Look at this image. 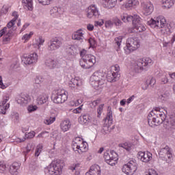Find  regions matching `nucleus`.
Wrapping results in <instances>:
<instances>
[{"instance_id":"f257e3e1","label":"nucleus","mask_w":175,"mask_h":175,"mask_svg":"<svg viewBox=\"0 0 175 175\" xmlns=\"http://www.w3.org/2000/svg\"><path fill=\"white\" fill-rule=\"evenodd\" d=\"M64 167V161L61 160H56L53 161L44 170V172L50 175H59L62 173Z\"/></svg>"},{"instance_id":"f03ea898","label":"nucleus","mask_w":175,"mask_h":175,"mask_svg":"<svg viewBox=\"0 0 175 175\" xmlns=\"http://www.w3.org/2000/svg\"><path fill=\"white\" fill-rule=\"evenodd\" d=\"M152 65V59L150 57H145L142 59H139L137 60L134 64V70L137 73H140L144 70H148V69Z\"/></svg>"},{"instance_id":"7ed1b4c3","label":"nucleus","mask_w":175,"mask_h":175,"mask_svg":"<svg viewBox=\"0 0 175 175\" xmlns=\"http://www.w3.org/2000/svg\"><path fill=\"white\" fill-rule=\"evenodd\" d=\"M140 47V40L137 38H129L126 40V46L124 47L126 54H131L133 51Z\"/></svg>"},{"instance_id":"20e7f679","label":"nucleus","mask_w":175,"mask_h":175,"mask_svg":"<svg viewBox=\"0 0 175 175\" xmlns=\"http://www.w3.org/2000/svg\"><path fill=\"white\" fill-rule=\"evenodd\" d=\"M96 62V58L95 56L88 54L83 55L79 61V64L83 69H90L95 65Z\"/></svg>"},{"instance_id":"39448f33","label":"nucleus","mask_w":175,"mask_h":175,"mask_svg":"<svg viewBox=\"0 0 175 175\" xmlns=\"http://www.w3.org/2000/svg\"><path fill=\"white\" fill-rule=\"evenodd\" d=\"M90 83L93 87H101L106 83V77L100 72H95L90 77Z\"/></svg>"},{"instance_id":"423d86ee","label":"nucleus","mask_w":175,"mask_h":175,"mask_svg":"<svg viewBox=\"0 0 175 175\" xmlns=\"http://www.w3.org/2000/svg\"><path fill=\"white\" fill-rule=\"evenodd\" d=\"M107 80L109 83H116L120 80L121 75L120 74V66L116 64L115 66H111V71L109 72L107 75Z\"/></svg>"},{"instance_id":"0eeeda50","label":"nucleus","mask_w":175,"mask_h":175,"mask_svg":"<svg viewBox=\"0 0 175 175\" xmlns=\"http://www.w3.org/2000/svg\"><path fill=\"white\" fill-rule=\"evenodd\" d=\"M172 152V148L169 147V146H161L159 151V157L163 158L165 155H167L168 158V159L166 160L167 163H172L173 162V154Z\"/></svg>"},{"instance_id":"6e6552de","label":"nucleus","mask_w":175,"mask_h":175,"mask_svg":"<svg viewBox=\"0 0 175 175\" xmlns=\"http://www.w3.org/2000/svg\"><path fill=\"white\" fill-rule=\"evenodd\" d=\"M122 170L125 174L133 175L137 170V163H136L135 160H131L127 164L123 165Z\"/></svg>"},{"instance_id":"1a4fd4ad","label":"nucleus","mask_w":175,"mask_h":175,"mask_svg":"<svg viewBox=\"0 0 175 175\" xmlns=\"http://www.w3.org/2000/svg\"><path fill=\"white\" fill-rule=\"evenodd\" d=\"M148 25L151 27V28H157V29L163 28L166 25V20L165 18H162V16L155 19L151 18L148 21Z\"/></svg>"},{"instance_id":"9d476101","label":"nucleus","mask_w":175,"mask_h":175,"mask_svg":"<svg viewBox=\"0 0 175 175\" xmlns=\"http://www.w3.org/2000/svg\"><path fill=\"white\" fill-rule=\"evenodd\" d=\"M52 99L54 103H65L68 100V92L65 90L57 92V94L52 95Z\"/></svg>"},{"instance_id":"9b49d317","label":"nucleus","mask_w":175,"mask_h":175,"mask_svg":"<svg viewBox=\"0 0 175 175\" xmlns=\"http://www.w3.org/2000/svg\"><path fill=\"white\" fill-rule=\"evenodd\" d=\"M62 46V40L60 38H52L48 42V51H55V50H58L59 47Z\"/></svg>"},{"instance_id":"f8f14e48","label":"nucleus","mask_w":175,"mask_h":175,"mask_svg":"<svg viewBox=\"0 0 175 175\" xmlns=\"http://www.w3.org/2000/svg\"><path fill=\"white\" fill-rule=\"evenodd\" d=\"M166 114L167 111L159 107H156L154 110H152L148 116L150 117H156L157 118H161L162 120H166Z\"/></svg>"},{"instance_id":"ddd939ff","label":"nucleus","mask_w":175,"mask_h":175,"mask_svg":"<svg viewBox=\"0 0 175 175\" xmlns=\"http://www.w3.org/2000/svg\"><path fill=\"white\" fill-rule=\"evenodd\" d=\"M39 59V56L38 53H33L29 55H23L22 57V62L25 65H31L32 64H36Z\"/></svg>"},{"instance_id":"4468645a","label":"nucleus","mask_w":175,"mask_h":175,"mask_svg":"<svg viewBox=\"0 0 175 175\" xmlns=\"http://www.w3.org/2000/svg\"><path fill=\"white\" fill-rule=\"evenodd\" d=\"M14 36L13 29L8 30V27H4L3 29L0 30V38L3 36V42H10Z\"/></svg>"},{"instance_id":"2eb2a0df","label":"nucleus","mask_w":175,"mask_h":175,"mask_svg":"<svg viewBox=\"0 0 175 175\" xmlns=\"http://www.w3.org/2000/svg\"><path fill=\"white\" fill-rule=\"evenodd\" d=\"M16 102L21 106H27V105L31 102V96L27 93H22L18 96Z\"/></svg>"},{"instance_id":"dca6fc26","label":"nucleus","mask_w":175,"mask_h":175,"mask_svg":"<svg viewBox=\"0 0 175 175\" xmlns=\"http://www.w3.org/2000/svg\"><path fill=\"white\" fill-rule=\"evenodd\" d=\"M86 16L88 18H92V17H99V10L95 5H92L86 9Z\"/></svg>"},{"instance_id":"f3484780","label":"nucleus","mask_w":175,"mask_h":175,"mask_svg":"<svg viewBox=\"0 0 175 175\" xmlns=\"http://www.w3.org/2000/svg\"><path fill=\"white\" fill-rule=\"evenodd\" d=\"M148 122L149 126H158L165 122V119H161L160 118H157L155 116H148Z\"/></svg>"},{"instance_id":"a211bd4d","label":"nucleus","mask_w":175,"mask_h":175,"mask_svg":"<svg viewBox=\"0 0 175 175\" xmlns=\"http://www.w3.org/2000/svg\"><path fill=\"white\" fill-rule=\"evenodd\" d=\"M142 13L144 16H150L154 12V5H152L151 2L142 3Z\"/></svg>"},{"instance_id":"6ab92c4d","label":"nucleus","mask_w":175,"mask_h":175,"mask_svg":"<svg viewBox=\"0 0 175 175\" xmlns=\"http://www.w3.org/2000/svg\"><path fill=\"white\" fill-rule=\"evenodd\" d=\"M8 100H9V96H4L3 100L0 103V114H6V111L10 107V104L8 103Z\"/></svg>"},{"instance_id":"aec40b11","label":"nucleus","mask_w":175,"mask_h":175,"mask_svg":"<svg viewBox=\"0 0 175 175\" xmlns=\"http://www.w3.org/2000/svg\"><path fill=\"white\" fill-rule=\"evenodd\" d=\"M138 159H140L142 162L147 163L152 159V154L150 152H147L146 153L145 152H139Z\"/></svg>"},{"instance_id":"412c9836","label":"nucleus","mask_w":175,"mask_h":175,"mask_svg":"<svg viewBox=\"0 0 175 175\" xmlns=\"http://www.w3.org/2000/svg\"><path fill=\"white\" fill-rule=\"evenodd\" d=\"M163 127L167 131H173L175 129V118H170L169 119H165Z\"/></svg>"},{"instance_id":"4be33fe9","label":"nucleus","mask_w":175,"mask_h":175,"mask_svg":"<svg viewBox=\"0 0 175 175\" xmlns=\"http://www.w3.org/2000/svg\"><path fill=\"white\" fill-rule=\"evenodd\" d=\"M85 175H100V167L96 164L92 165Z\"/></svg>"},{"instance_id":"5701e85b","label":"nucleus","mask_w":175,"mask_h":175,"mask_svg":"<svg viewBox=\"0 0 175 175\" xmlns=\"http://www.w3.org/2000/svg\"><path fill=\"white\" fill-rule=\"evenodd\" d=\"M18 169H20V163L14 162L10 165L9 172L12 175L18 174Z\"/></svg>"},{"instance_id":"b1692460","label":"nucleus","mask_w":175,"mask_h":175,"mask_svg":"<svg viewBox=\"0 0 175 175\" xmlns=\"http://www.w3.org/2000/svg\"><path fill=\"white\" fill-rule=\"evenodd\" d=\"M81 81L77 78L72 79L69 83V87L71 90H76L77 88L81 87Z\"/></svg>"},{"instance_id":"393cba45","label":"nucleus","mask_w":175,"mask_h":175,"mask_svg":"<svg viewBox=\"0 0 175 175\" xmlns=\"http://www.w3.org/2000/svg\"><path fill=\"white\" fill-rule=\"evenodd\" d=\"M44 64L49 69H54L57 66V61L54 59L47 58L45 60Z\"/></svg>"},{"instance_id":"a878e982","label":"nucleus","mask_w":175,"mask_h":175,"mask_svg":"<svg viewBox=\"0 0 175 175\" xmlns=\"http://www.w3.org/2000/svg\"><path fill=\"white\" fill-rule=\"evenodd\" d=\"M139 5V1L137 0H129L128 2H126L124 5L126 9L127 10H131L132 9H135L136 6Z\"/></svg>"},{"instance_id":"bb28decb","label":"nucleus","mask_w":175,"mask_h":175,"mask_svg":"<svg viewBox=\"0 0 175 175\" xmlns=\"http://www.w3.org/2000/svg\"><path fill=\"white\" fill-rule=\"evenodd\" d=\"M84 34L81 31V30H78L73 33L72 36V39L73 40H79V42H83V40L84 39V36H83Z\"/></svg>"},{"instance_id":"cd10ccee","label":"nucleus","mask_w":175,"mask_h":175,"mask_svg":"<svg viewBox=\"0 0 175 175\" xmlns=\"http://www.w3.org/2000/svg\"><path fill=\"white\" fill-rule=\"evenodd\" d=\"M71 126L70 121L68 120H64L60 124V128L63 132H68L70 129Z\"/></svg>"},{"instance_id":"c85d7f7f","label":"nucleus","mask_w":175,"mask_h":175,"mask_svg":"<svg viewBox=\"0 0 175 175\" xmlns=\"http://www.w3.org/2000/svg\"><path fill=\"white\" fill-rule=\"evenodd\" d=\"M111 125H113V124L107 123L105 122L102 130L103 133H104L105 135H107V133H110V132H111V131L114 129V126H111Z\"/></svg>"},{"instance_id":"c756f323","label":"nucleus","mask_w":175,"mask_h":175,"mask_svg":"<svg viewBox=\"0 0 175 175\" xmlns=\"http://www.w3.org/2000/svg\"><path fill=\"white\" fill-rule=\"evenodd\" d=\"M49 100V96L46 94H40L37 98L38 105H44Z\"/></svg>"},{"instance_id":"7c9ffc66","label":"nucleus","mask_w":175,"mask_h":175,"mask_svg":"<svg viewBox=\"0 0 175 175\" xmlns=\"http://www.w3.org/2000/svg\"><path fill=\"white\" fill-rule=\"evenodd\" d=\"M72 148L73 150H78L79 154H81V152H85L87 150V146H81L80 145L77 144V142L72 143Z\"/></svg>"},{"instance_id":"2f4dec72","label":"nucleus","mask_w":175,"mask_h":175,"mask_svg":"<svg viewBox=\"0 0 175 175\" xmlns=\"http://www.w3.org/2000/svg\"><path fill=\"white\" fill-rule=\"evenodd\" d=\"M66 52L68 55H76L77 54V49L74 46H68L66 49Z\"/></svg>"},{"instance_id":"473e14b6","label":"nucleus","mask_w":175,"mask_h":175,"mask_svg":"<svg viewBox=\"0 0 175 175\" xmlns=\"http://www.w3.org/2000/svg\"><path fill=\"white\" fill-rule=\"evenodd\" d=\"M103 3H105V6H107V8L111 9V8H114L116 6L117 0H103Z\"/></svg>"},{"instance_id":"72a5a7b5","label":"nucleus","mask_w":175,"mask_h":175,"mask_svg":"<svg viewBox=\"0 0 175 175\" xmlns=\"http://www.w3.org/2000/svg\"><path fill=\"white\" fill-rule=\"evenodd\" d=\"M161 3L165 9H170L174 5V0H162Z\"/></svg>"},{"instance_id":"f704fd0d","label":"nucleus","mask_w":175,"mask_h":175,"mask_svg":"<svg viewBox=\"0 0 175 175\" xmlns=\"http://www.w3.org/2000/svg\"><path fill=\"white\" fill-rule=\"evenodd\" d=\"M35 150V144L29 143L26 147L25 150L23 151V155L27 157V154H29L31 151Z\"/></svg>"},{"instance_id":"c9c22d12","label":"nucleus","mask_w":175,"mask_h":175,"mask_svg":"<svg viewBox=\"0 0 175 175\" xmlns=\"http://www.w3.org/2000/svg\"><path fill=\"white\" fill-rule=\"evenodd\" d=\"M104 159L108 165H111V166L116 165V161H114L113 159L110 158V154H109V152H107L104 153Z\"/></svg>"},{"instance_id":"e433bc0d","label":"nucleus","mask_w":175,"mask_h":175,"mask_svg":"<svg viewBox=\"0 0 175 175\" xmlns=\"http://www.w3.org/2000/svg\"><path fill=\"white\" fill-rule=\"evenodd\" d=\"M23 6L27 8L28 10H32L33 9L32 0H22Z\"/></svg>"},{"instance_id":"4c0bfd02","label":"nucleus","mask_w":175,"mask_h":175,"mask_svg":"<svg viewBox=\"0 0 175 175\" xmlns=\"http://www.w3.org/2000/svg\"><path fill=\"white\" fill-rule=\"evenodd\" d=\"M121 43H122V36H119L114 39V44H115V47H117L116 49L117 51H119L120 46H121Z\"/></svg>"},{"instance_id":"58836bf2","label":"nucleus","mask_w":175,"mask_h":175,"mask_svg":"<svg viewBox=\"0 0 175 175\" xmlns=\"http://www.w3.org/2000/svg\"><path fill=\"white\" fill-rule=\"evenodd\" d=\"M51 16H55V17H58V16L61 14V8H59L57 7H53L51 10Z\"/></svg>"},{"instance_id":"ea45409f","label":"nucleus","mask_w":175,"mask_h":175,"mask_svg":"<svg viewBox=\"0 0 175 175\" xmlns=\"http://www.w3.org/2000/svg\"><path fill=\"white\" fill-rule=\"evenodd\" d=\"M42 91H43V89H42V85H34V88L33 90V93L34 95H39V94H42Z\"/></svg>"},{"instance_id":"a19ab883","label":"nucleus","mask_w":175,"mask_h":175,"mask_svg":"<svg viewBox=\"0 0 175 175\" xmlns=\"http://www.w3.org/2000/svg\"><path fill=\"white\" fill-rule=\"evenodd\" d=\"M105 122L108 124H113V111H109L105 118Z\"/></svg>"},{"instance_id":"79ce46f5","label":"nucleus","mask_w":175,"mask_h":175,"mask_svg":"<svg viewBox=\"0 0 175 175\" xmlns=\"http://www.w3.org/2000/svg\"><path fill=\"white\" fill-rule=\"evenodd\" d=\"M81 121H83V124H88V122H91V120H92V118H91L90 115L85 114L81 117Z\"/></svg>"},{"instance_id":"37998d69","label":"nucleus","mask_w":175,"mask_h":175,"mask_svg":"<svg viewBox=\"0 0 175 175\" xmlns=\"http://www.w3.org/2000/svg\"><path fill=\"white\" fill-rule=\"evenodd\" d=\"M134 29H136L137 32H144L146 27L142 23H139L133 27Z\"/></svg>"},{"instance_id":"c03bdc74","label":"nucleus","mask_w":175,"mask_h":175,"mask_svg":"<svg viewBox=\"0 0 175 175\" xmlns=\"http://www.w3.org/2000/svg\"><path fill=\"white\" fill-rule=\"evenodd\" d=\"M142 18L138 15H134V18L133 19V27H135L136 25H138V24H142L141 23Z\"/></svg>"},{"instance_id":"a18cd8bd","label":"nucleus","mask_w":175,"mask_h":175,"mask_svg":"<svg viewBox=\"0 0 175 175\" xmlns=\"http://www.w3.org/2000/svg\"><path fill=\"white\" fill-rule=\"evenodd\" d=\"M109 155L110 156V158L111 159H113V161L114 162H116V161H118V154H117V153L116 152H114V150H111L109 152Z\"/></svg>"},{"instance_id":"49530a36","label":"nucleus","mask_w":175,"mask_h":175,"mask_svg":"<svg viewBox=\"0 0 175 175\" xmlns=\"http://www.w3.org/2000/svg\"><path fill=\"white\" fill-rule=\"evenodd\" d=\"M170 96V93L169 92H165V93L161 94L159 96V99L160 100H166Z\"/></svg>"},{"instance_id":"de8ad7c7","label":"nucleus","mask_w":175,"mask_h":175,"mask_svg":"<svg viewBox=\"0 0 175 175\" xmlns=\"http://www.w3.org/2000/svg\"><path fill=\"white\" fill-rule=\"evenodd\" d=\"M112 21L116 27H121L122 25V22L117 17L113 18Z\"/></svg>"},{"instance_id":"09e8293b","label":"nucleus","mask_w":175,"mask_h":175,"mask_svg":"<svg viewBox=\"0 0 175 175\" xmlns=\"http://www.w3.org/2000/svg\"><path fill=\"white\" fill-rule=\"evenodd\" d=\"M42 150H43V145H42V144L38 145L36 148L35 157H39V155H40V152H42Z\"/></svg>"},{"instance_id":"8fccbe9b","label":"nucleus","mask_w":175,"mask_h":175,"mask_svg":"<svg viewBox=\"0 0 175 175\" xmlns=\"http://www.w3.org/2000/svg\"><path fill=\"white\" fill-rule=\"evenodd\" d=\"M54 121H55V116L49 117L44 120V124H46V125H51Z\"/></svg>"},{"instance_id":"3c124183","label":"nucleus","mask_w":175,"mask_h":175,"mask_svg":"<svg viewBox=\"0 0 175 175\" xmlns=\"http://www.w3.org/2000/svg\"><path fill=\"white\" fill-rule=\"evenodd\" d=\"M155 84V79L151 78L150 81H146V84L145 85V88H142L143 90H147L148 88V85H154Z\"/></svg>"},{"instance_id":"603ef678","label":"nucleus","mask_w":175,"mask_h":175,"mask_svg":"<svg viewBox=\"0 0 175 175\" xmlns=\"http://www.w3.org/2000/svg\"><path fill=\"white\" fill-rule=\"evenodd\" d=\"M0 173H6V163L3 161H0Z\"/></svg>"},{"instance_id":"864d4df0","label":"nucleus","mask_w":175,"mask_h":175,"mask_svg":"<svg viewBox=\"0 0 175 175\" xmlns=\"http://www.w3.org/2000/svg\"><path fill=\"white\" fill-rule=\"evenodd\" d=\"M16 25V22L13 20H11L5 27V28H7V31H9V29H13L12 28H14V25Z\"/></svg>"},{"instance_id":"5fc2aeb1","label":"nucleus","mask_w":175,"mask_h":175,"mask_svg":"<svg viewBox=\"0 0 175 175\" xmlns=\"http://www.w3.org/2000/svg\"><path fill=\"white\" fill-rule=\"evenodd\" d=\"M43 81V77H36L35 79L34 85H42V82Z\"/></svg>"},{"instance_id":"6e6d98bb","label":"nucleus","mask_w":175,"mask_h":175,"mask_svg":"<svg viewBox=\"0 0 175 175\" xmlns=\"http://www.w3.org/2000/svg\"><path fill=\"white\" fill-rule=\"evenodd\" d=\"M8 12H9V8L8 7L3 6L2 9L0 11V15L3 16L5 14H7Z\"/></svg>"},{"instance_id":"4d7b16f0","label":"nucleus","mask_w":175,"mask_h":175,"mask_svg":"<svg viewBox=\"0 0 175 175\" xmlns=\"http://www.w3.org/2000/svg\"><path fill=\"white\" fill-rule=\"evenodd\" d=\"M105 106L104 104H101L98 106L97 109L98 117H100L102 112L103 111V107Z\"/></svg>"},{"instance_id":"13d9d810","label":"nucleus","mask_w":175,"mask_h":175,"mask_svg":"<svg viewBox=\"0 0 175 175\" xmlns=\"http://www.w3.org/2000/svg\"><path fill=\"white\" fill-rule=\"evenodd\" d=\"M27 110L29 113H32V111H36V110H38V106L29 105L27 108Z\"/></svg>"},{"instance_id":"bf43d9fd","label":"nucleus","mask_w":175,"mask_h":175,"mask_svg":"<svg viewBox=\"0 0 175 175\" xmlns=\"http://www.w3.org/2000/svg\"><path fill=\"white\" fill-rule=\"evenodd\" d=\"M105 24L106 28H111L113 25H114L113 21H111V20L105 21Z\"/></svg>"},{"instance_id":"052dcab7","label":"nucleus","mask_w":175,"mask_h":175,"mask_svg":"<svg viewBox=\"0 0 175 175\" xmlns=\"http://www.w3.org/2000/svg\"><path fill=\"white\" fill-rule=\"evenodd\" d=\"M32 35H33V32H30L29 34H25L22 37V39H23L24 40H29V39H31V36H32Z\"/></svg>"},{"instance_id":"680f3d73","label":"nucleus","mask_w":175,"mask_h":175,"mask_svg":"<svg viewBox=\"0 0 175 175\" xmlns=\"http://www.w3.org/2000/svg\"><path fill=\"white\" fill-rule=\"evenodd\" d=\"M99 103H100V100L97 99L96 100L92 101L90 103V106H91V107H96V106H98V105H99Z\"/></svg>"},{"instance_id":"e2e57ef3","label":"nucleus","mask_w":175,"mask_h":175,"mask_svg":"<svg viewBox=\"0 0 175 175\" xmlns=\"http://www.w3.org/2000/svg\"><path fill=\"white\" fill-rule=\"evenodd\" d=\"M88 42L90 43L91 47H95V45L96 44V41H95V39L94 38H90L88 40Z\"/></svg>"},{"instance_id":"0e129e2a","label":"nucleus","mask_w":175,"mask_h":175,"mask_svg":"<svg viewBox=\"0 0 175 175\" xmlns=\"http://www.w3.org/2000/svg\"><path fill=\"white\" fill-rule=\"evenodd\" d=\"M12 17H14V18H12V21H17V19L18 18V12L14 11L12 12Z\"/></svg>"},{"instance_id":"69168bd1","label":"nucleus","mask_w":175,"mask_h":175,"mask_svg":"<svg viewBox=\"0 0 175 175\" xmlns=\"http://www.w3.org/2000/svg\"><path fill=\"white\" fill-rule=\"evenodd\" d=\"M25 137L27 139H32L33 137H35V131H31L28 134H25Z\"/></svg>"},{"instance_id":"338daca9","label":"nucleus","mask_w":175,"mask_h":175,"mask_svg":"<svg viewBox=\"0 0 175 175\" xmlns=\"http://www.w3.org/2000/svg\"><path fill=\"white\" fill-rule=\"evenodd\" d=\"M122 148H124V150H126V151H131V146L128 144V143H124L122 144Z\"/></svg>"},{"instance_id":"774afa93","label":"nucleus","mask_w":175,"mask_h":175,"mask_svg":"<svg viewBox=\"0 0 175 175\" xmlns=\"http://www.w3.org/2000/svg\"><path fill=\"white\" fill-rule=\"evenodd\" d=\"M18 63L14 62L11 65L10 68L12 70H16V69H18Z\"/></svg>"}]
</instances>
